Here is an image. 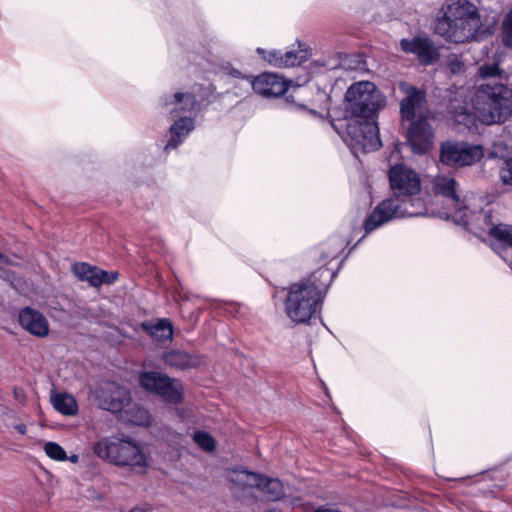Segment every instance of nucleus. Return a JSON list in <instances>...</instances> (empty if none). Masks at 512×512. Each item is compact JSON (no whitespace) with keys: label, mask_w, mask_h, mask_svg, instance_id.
Wrapping results in <instances>:
<instances>
[{"label":"nucleus","mask_w":512,"mask_h":512,"mask_svg":"<svg viewBox=\"0 0 512 512\" xmlns=\"http://www.w3.org/2000/svg\"><path fill=\"white\" fill-rule=\"evenodd\" d=\"M392 196L378 203L363 222L365 235L386 223L403 217H418L426 214L422 201L413 199L421 191L419 174L405 164H395L389 170Z\"/></svg>","instance_id":"nucleus-2"},{"label":"nucleus","mask_w":512,"mask_h":512,"mask_svg":"<svg viewBox=\"0 0 512 512\" xmlns=\"http://www.w3.org/2000/svg\"><path fill=\"white\" fill-rule=\"evenodd\" d=\"M0 262L7 264V265L11 264V261L9 260V258L7 256L3 255L1 252H0ZM0 278L8 279V272L2 270L1 268H0Z\"/></svg>","instance_id":"nucleus-36"},{"label":"nucleus","mask_w":512,"mask_h":512,"mask_svg":"<svg viewBox=\"0 0 512 512\" xmlns=\"http://www.w3.org/2000/svg\"><path fill=\"white\" fill-rule=\"evenodd\" d=\"M66 461H70L71 463H78L79 461V456L77 454H72L70 456H67V460Z\"/></svg>","instance_id":"nucleus-40"},{"label":"nucleus","mask_w":512,"mask_h":512,"mask_svg":"<svg viewBox=\"0 0 512 512\" xmlns=\"http://www.w3.org/2000/svg\"><path fill=\"white\" fill-rule=\"evenodd\" d=\"M163 361L166 365L179 370L192 369L200 364L199 357L182 350L166 352Z\"/></svg>","instance_id":"nucleus-22"},{"label":"nucleus","mask_w":512,"mask_h":512,"mask_svg":"<svg viewBox=\"0 0 512 512\" xmlns=\"http://www.w3.org/2000/svg\"><path fill=\"white\" fill-rule=\"evenodd\" d=\"M14 428H15V430H16L18 433H20V434H22V435L26 434V432H27V427H26V425H25V424H16V425L14 426Z\"/></svg>","instance_id":"nucleus-39"},{"label":"nucleus","mask_w":512,"mask_h":512,"mask_svg":"<svg viewBox=\"0 0 512 512\" xmlns=\"http://www.w3.org/2000/svg\"><path fill=\"white\" fill-rule=\"evenodd\" d=\"M447 67L452 74H462L465 72V63L455 54L448 56Z\"/></svg>","instance_id":"nucleus-34"},{"label":"nucleus","mask_w":512,"mask_h":512,"mask_svg":"<svg viewBox=\"0 0 512 512\" xmlns=\"http://www.w3.org/2000/svg\"><path fill=\"white\" fill-rule=\"evenodd\" d=\"M198 100L189 91H174L162 95L158 100L159 107L173 118L182 115H194Z\"/></svg>","instance_id":"nucleus-11"},{"label":"nucleus","mask_w":512,"mask_h":512,"mask_svg":"<svg viewBox=\"0 0 512 512\" xmlns=\"http://www.w3.org/2000/svg\"><path fill=\"white\" fill-rule=\"evenodd\" d=\"M348 243L341 235L329 237L315 251L319 268L284 289V311L293 323H309L320 313L328 288L340 269L336 260Z\"/></svg>","instance_id":"nucleus-1"},{"label":"nucleus","mask_w":512,"mask_h":512,"mask_svg":"<svg viewBox=\"0 0 512 512\" xmlns=\"http://www.w3.org/2000/svg\"><path fill=\"white\" fill-rule=\"evenodd\" d=\"M92 451L98 458L136 474L146 473L151 465L150 455L125 435L103 437L93 444Z\"/></svg>","instance_id":"nucleus-4"},{"label":"nucleus","mask_w":512,"mask_h":512,"mask_svg":"<svg viewBox=\"0 0 512 512\" xmlns=\"http://www.w3.org/2000/svg\"><path fill=\"white\" fill-rule=\"evenodd\" d=\"M500 35L503 45L512 49V7L505 13L502 19Z\"/></svg>","instance_id":"nucleus-31"},{"label":"nucleus","mask_w":512,"mask_h":512,"mask_svg":"<svg viewBox=\"0 0 512 512\" xmlns=\"http://www.w3.org/2000/svg\"><path fill=\"white\" fill-rule=\"evenodd\" d=\"M508 265H509V266L511 267V269H512V257H511L510 261L508 262Z\"/></svg>","instance_id":"nucleus-42"},{"label":"nucleus","mask_w":512,"mask_h":512,"mask_svg":"<svg viewBox=\"0 0 512 512\" xmlns=\"http://www.w3.org/2000/svg\"><path fill=\"white\" fill-rule=\"evenodd\" d=\"M53 407L63 415H74L77 413V403L73 396L60 393L52 397Z\"/></svg>","instance_id":"nucleus-28"},{"label":"nucleus","mask_w":512,"mask_h":512,"mask_svg":"<svg viewBox=\"0 0 512 512\" xmlns=\"http://www.w3.org/2000/svg\"><path fill=\"white\" fill-rule=\"evenodd\" d=\"M472 103L481 122H504L512 112V90L501 82H486L477 86Z\"/></svg>","instance_id":"nucleus-5"},{"label":"nucleus","mask_w":512,"mask_h":512,"mask_svg":"<svg viewBox=\"0 0 512 512\" xmlns=\"http://www.w3.org/2000/svg\"><path fill=\"white\" fill-rule=\"evenodd\" d=\"M315 512H341L333 506H324L316 510Z\"/></svg>","instance_id":"nucleus-38"},{"label":"nucleus","mask_w":512,"mask_h":512,"mask_svg":"<svg viewBox=\"0 0 512 512\" xmlns=\"http://www.w3.org/2000/svg\"><path fill=\"white\" fill-rule=\"evenodd\" d=\"M401 92L404 94L400 101V114L402 120L412 121L417 113H421L426 103V93L407 82L399 84Z\"/></svg>","instance_id":"nucleus-16"},{"label":"nucleus","mask_w":512,"mask_h":512,"mask_svg":"<svg viewBox=\"0 0 512 512\" xmlns=\"http://www.w3.org/2000/svg\"><path fill=\"white\" fill-rule=\"evenodd\" d=\"M104 274L106 275L105 277L104 276L100 277V279L103 280V284L113 283L117 279V276H118L117 273H108L107 271H104Z\"/></svg>","instance_id":"nucleus-37"},{"label":"nucleus","mask_w":512,"mask_h":512,"mask_svg":"<svg viewBox=\"0 0 512 512\" xmlns=\"http://www.w3.org/2000/svg\"><path fill=\"white\" fill-rule=\"evenodd\" d=\"M298 50H265L257 48V53L270 65L279 68H288L300 65L311 56V48L302 41H297Z\"/></svg>","instance_id":"nucleus-12"},{"label":"nucleus","mask_w":512,"mask_h":512,"mask_svg":"<svg viewBox=\"0 0 512 512\" xmlns=\"http://www.w3.org/2000/svg\"><path fill=\"white\" fill-rule=\"evenodd\" d=\"M346 107L352 118L374 120L382 97L376 85L369 81L352 84L346 92Z\"/></svg>","instance_id":"nucleus-7"},{"label":"nucleus","mask_w":512,"mask_h":512,"mask_svg":"<svg viewBox=\"0 0 512 512\" xmlns=\"http://www.w3.org/2000/svg\"><path fill=\"white\" fill-rule=\"evenodd\" d=\"M481 26L477 7L468 0H458L447 5L434 30L447 42L463 44L480 40Z\"/></svg>","instance_id":"nucleus-3"},{"label":"nucleus","mask_w":512,"mask_h":512,"mask_svg":"<svg viewBox=\"0 0 512 512\" xmlns=\"http://www.w3.org/2000/svg\"><path fill=\"white\" fill-rule=\"evenodd\" d=\"M453 221L459 225H464L483 241L489 240L493 235L497 224L493 221L492 211L490 209H482L478 212L470 210L465 204L463 207L457 208L450 214Z\"/></svg>","instance_id":"nucleus-9"},{"label":"nucleus","mask_w":512,"mask_h":512,"mask_svg":"<svg viewBox=\"0 0 512 512\" xmlns=\"http://www.w3.org/2000/svg\"><path fill=\"white\" fill-rule=\"evenodd\" d=\"M479 78L487 82H501L506 80L505 73L498 63H484L478 68Z\"/></svg>","instance_id":"nucleus-29"},{"label":"nucleus","mask_w":512,"mask_h":512,"mask_svg":"<svg viewBox=\"0 0 512 512\" xmlns=\"http://www.w3.org/2000/svg\"><path fill=\"white\" fill-rule=\"evenodd\" d=\"M72 271L82 281H87L91 286L98 287L103 284L100 277H105L104 270L91 266L87 263H76L72 266Z\"/></svg>","instance_id":"nucleus-23"},{"label":"nucleus","mask_w":512,"mask_h":512,"mask_svg":"<svg viewBox=\"0 0 512 512\" xmlns=\"http://www.w3.org/2000/svg\"><path fill=\"white\" fill-rule=\"evenodd\" d=\"M403 52L413 54L422 65H431L439 59V51L434 42L427 37L404 38L400 41Z\"/></svg>","instance_id":"nucleus-15"},{"label":"nucleus","mask_w":512,"mask_h":512,"mask_svg":"<svg viewBox=\"0 0 512 512\" xmlns=\"http://www.w3.org/2000/svg\"><path fill=\"white\" fill-rule=\"evenodd\" d=\"M139 383L144 390L161 397L169 403L178 404L183 400L182 384L163 373L156 371L142 372L139 375Z\"/></svg>","instance_id":"nucleus-8"},{"label":"nucleus","mask_w":512,"mask_h":512,"mask_svg":"<svg viewBox=\"0 0 512 512\" xmlns=\"http://www.w3.org/2000/svg\"><path fill=\"white\" fill-rule=\"evenodd\" d=\"M407 131V140L411 150L415 154H425L433 146L434 134L431 125L426 118L420 117L410 121Z\"/></svg>","instance_id":"nucleus-14"},{"label":"nucleus","mask_w":512,"mask_h":512,"mask_svg":"<svg viewBox=\"0 0 512 512\" xmlns=\"http://www.w3.org/2000/svg\"><path fill=\"white\" fill-rule=\"evenodd\" d=\"M309 113H311L313 116L318 117L320 116L317 111L315 110H309Z\"/></svg>","instance_id":"nucleus-41"},{"label":"nucleus","mask_w":512,"mask_h":512,"mask_svg":"<svg viewBox=\"0 0 512 512\" xmlns=\"http://www.w3.org/2000/svg\"><path fill=\"white\" fill-rule=\"evenodd\" d=\"M101 409L112 413H122L131 403V395L126 387L116 383H107L97 394Z\"/></svg>","instance_id":"nucleus-13"},{"label":"nucleus","mask_w":512,"mask_h":512,"mask_svg":"<svg viewBox=\"0 0 512 512\" xmlns=\"http://www.w3.org/2000/svg\"><path fill=\"white\" fill-rule=\"evenodd\" d=\"M456 181L447 176H438L433 182V189L436 194L444 196L451 205L450 214L457 210L459 207H463L466 203L461 201L456 190Z\"/></svg>","instance_id":"nucleus-21"},{"label":"nucleus","mask_w":512,"mask_h":512,"mask_svg":"<svg viewBox=\"0 0 512 512\" xmlns=\"http://www.w3.org/2000/svg\"><path fill=\"white\" fill-rule=\"evenodd\" d=\"M19 323L23 329L36 337H45L49 333V323L39 311L25 307L18 315Z\"/></svg>","instance_id":"nucleus-19"},{"label":"nucleus","mask_w":512,"mask_h":512,"mask_svg":"<svg viewBox=\"0 0 512 512\" xmlns=\"http://www.w3.org/2000/svg\"><path fill=\"white\" fill-rule=\"evenodd\" d=\"M250 89L263 97L272 98L284 94L288 89V85L286 81L277 74L263 73L252 79Z\"/></svg>","instance_id":"nucleus-18"},{"label":"nucleus","mask_w":512,"mask_h":512,"mask_svg":"<svg viewBox=\"0 0 512 512\" xmlns=\"http://www.w3.org/2000/svg\"><path fill=\"white\" fill-rule=\"evenodd\" d=\"M484 156L481 145L467 142H447L441 146L440 160L449 166H470L480 161Z\"/></svg>","instance_id":"nucleus-10"},{"label":"nucleus","mask_w":512,"mask_h":512,"mask_svg":"<svg viewBox=\"0 0 512 512\" xmlns=\"http://www.w3.org/2000/svg\"><path fill=\"white\" fill-rule=\"evenodd\" d=\"M489 240L492 242L493 249L508 263L512 257V225L497 224Z\"/></svg>","instance_id":"nucleus-20"},{"label":"nucleus","mask_w":512,"mask_h":512,"mask_svg":"<svg viewBox=\"0 0 512 512\" xmlns=\"http://www.w3.org/2000/svg\"><path fill=\"white\" fill-rule=\"evenodd\" d=\"M340 135L356 157L359 153L376 151L382 145L379 129L374 120L348 119L345 130Z\"/></svg>","instance_id":"nucleus-6"},{"label":"nucleus","mask_w":512,"mask_h":512,"mask_svg":"<svg viewBox=\"0 0 512 512\" xmlns=\"http://www.w3.org/2000/svg\"><path fill=\"white\" fill-rule=\"evenodd\" d=\"M141 327L155 340H170L173 336V327L170 321L159 319L156 322L145 321Z\"/></svg>","instance_id":"nucleus-24"},{"label":"nucleus","mask_w":512,"mask_h":512,"mask_svg":"<svg viewBox=\"0 0 512 512\" xmlns=\"http://www.w3.org/2000/svg\"><path fill=\"white\" fill-rule=\"evenodd\" d=\"M193 440L205 452H212L216 448V441L213 436L205 431H195Z\"/></svg>","instance_id":"nucleus-32"},{"label":"nucleus","mask_w":512,"mask_h":512,"mask_svg":"<svg viewBox=\"0 0 512 512\" xmlns=\"http://www.w3.org/2000/svg\"><path fill=\"white\" fill-rule=\"evenodd\" d=\"M43 450L47 457L57 462H63L67 460V453L63 447L53 441L45 442Z\"/></svg>","instance_id":"nucleus-33"},{"label":"nucleus","mask_w":512,"mask_h":512,"mask_svg":"<svg viewBox=\"0 0 512 512\" xmlns=\"http://www.w3.org/2000/svg\"><path fill=\"white\" fill-rule=\"evenodd\" d=\"M121 419L134 425L148 426L150 424L151 417L147 409L136 404H130L122 412Z\"/></svg>","instance_id":"nucleus-26"},{"label":"nucleus","mask_w":512,"mask_h":512,"mask_svg":"<svg viewBox=\"0 0 512 512\" xmlns=\"http://www.w3.org/2000/svg\"><path fill=\"white\" fill-rule=\"evenodd\" d=\"M501 178L504 183L512 185V157L504 160V164L501 169Z\"/></svg>","instance_id":"nucleus-35"},{"label":"nucleus","mask_w":512,"mask_h":512,"mask_svg":"<svg viewBox=\"0 0 512 512\" xmlns=\"http://www.w3.org/2000/svg\"><path fill=\"white\" fill-rule=\"evenodd\" d=\"M225 73L228 77L240 81V92L236 91L235 95L242 96L249 92L252 83V77L250 75L244 74L240 70L233 67L225 68Z\"/></svg>","instance_id":"nucleus-30"},{"label":"nucleus","mask_w":512,"mask_h":512,"mask_svg":"<svg viewBox=\"0 0 512 512\" xmlns=\"http://www.w3.org/2000/svg\"><path fill=\"white\" fill-rule=\"evenodd\" d=\"M256 488L259 489L270 501H277L285 494L284 486L280 480L264 477L263 475H261L260 485H257Z\"/></svg>","instance_id":"nucleus-27"},{"label":"nucleus","mask_w":512,"mask_h":512,"mask_svg":"<svg viewBox=\"0 0 512 512\" xmlns=\"http://www.w3.org/2000/svg\"><path fill=\"white\" fill-rule=\"evenodd\" d=\"M195 120L196 118L194 115H182L175 118L169 128V138L163 145V151L165 153H169L170 151L177 149L185 142L191 132L195 129Z\"/></svg>","instance_id":"nucleus-17"},{"label":"nucleus","mask_w":512,"mask_h":512,"mask_svg":"<svg viewBox=\"0 0 512 512\" xmlns=\"http://www.w3.org/2000/svg\"><path fill=\"white\" fill-rule=\"evenodd\" d=\"M229 480L242 488H256L261 483V474L244 469H233L228 473Z\"/></svg>","instance_id":"nucleus-25"}]
</instances>
